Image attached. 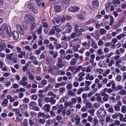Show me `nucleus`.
<instances>
[{
    "label": "nucleus",
    "mask_w": 126,
    "mask_h": 126,
    "mask_svg": "<svg viewBox=\"0 0 126 126\" xmlns=\"http://www.w3.org/2000/svg\"><path fill=\"white\" fill-rule=\"evenodd\" d=\"M0 28L5 31L9 37H10L12 36L11 31L10 28H9L10 30L9 31L8 30V26L5 23L2 24Z\"/></svg>",
    "instance_id": "nucleus-1"
},
{
    "label": "nucleus",
    "mask_w": 126,
    "mask_h": 126,
    "mask_svg": "<svg viewBox=\"0 0 126 126\" xmlns=\"http://www.w3.org/2000/svg\"><path fill=\"white\" fill-rule=\"evenodd\" d=\"M27 7L33 13L36 14L37 13V8L35 4L32 2L29 3L27 5Z\"/></svg>",
    "instance_id": "nucleus-2"
},
{
    "label": "nucleus",
    "mask_w": 126,
    "mask_h": 126,
    "mask_svg": "<svg viewBox=\"0 0 126 126\" xmlns=\"http://www.w3.org/2000/svg\"><path fill=\"white\" fill-rule=\"evenodd\" d=\"M80 8L79 7L77 6H74L73 7H71L68 9V11L69 12H75L79 10Z\"/></svg>",
    "instance_id": "nucleus-3"
},
{
    "label": "nucleus",
    "mask_w": 126,
    "mask_h": 126,
    "mask_svg": "<svg viewBox=\"0 0 126 126\" xmlns=\"http://www.w3.org/2000/svg\"><path fill=\"white\" fill-rule=\"evenodd\" d=\"M12 36L14 39L15 40H17L19 37V33L17 31H13L12 33Z\"/></svg>",
    "instance_id": "nucleus-4"
},
{
    "label": "nucleus",
    "mask_w": 126,
    "mask_h": 126,
    "mask_svg": "<svg viewBox=\"0 0 126 126\" xmlns=\"http://www.w3.org/2000/svg\"><path fill=\"white\" fill-rule=\"evenodd\" d=\"M22 25L25 30L26 31L29 29L30 23L25 20L22 22Z\"/></svg>",
    "instance_id": "nucleus-5"
},
{
    "label": "nucleus",
    "mask_w": 126,
    "mask_h": 126,
    "mask_svg": "<svg viewBox=\"0 0 126 126\" xmlns=\"http://www.w3.org/2000/svg\"><path fill=\"white\" fill-rule=\"evenodd\" d=\"M25 18L26 20L29 19L31 20V21H32L33 22H34L35 20L33 16L29 14H26L25 16Z\"/></svg>",
    "instance_id": "nucleus-6"
},
{
    "label": "nucleus",
    "mask_w": 126,
    "mask_h": 126,
    "mask_svg": "<svg viewBox=\"0 0 126 126\" xmlns=\"http://www.w3.org/2000/svg\"><path fill=\"white\" fill-rule=\"evenodd\" d=\"M62 8V6L59 5H55L54 7V11L57 13L60 12L61 11Z\"/></svg>",
    "instance_id": "nucleus-7"
},
{
    "label": "nucleus",
    "mask_w": 126,
    "mask_h": 126,
    "mask_svg": "<svg viewBox=\"0 0 126 126\" xmlns=\"http://www.w3.org/2000/svg\"><path fill=\"white\" fill-rule=\"evenodd\" d=\"M16 27L17 28V30L21 34L23 35L25 34V32L23 30H22L21 27L18 25H16Z\"/></svg>",
    "instance_id": "nucleus-8"
},
{
    "label": "nucleus",
    "mask_w": 126,
    "mask_h": 126,
    "mask_svg": "<svg viewBox=\"0 0 126 126\" xmlns=\"http://www.w3.org/2000/svg\"><path fill=\"white\" fill-rule=\"evenodd\" d=\"M98 3L97 0H93L92 3L93 6L95 8H96L99 5Z\"/></svg>",
    "instance_id": "nucleus-9"
},
{
    "label": "nucleus",
    "mask_w": 126,
    "mask_h": 126,
    "mask_svg": "<svg viewBox=\"0 0 126 126\" xmlns=\"http://www.w3.org/2000/svg\"><path fill=\"white\" fill-rule=\"evenodd\" d=\"M4 31L0 28V35L2 38H4L6 37L5 33Z\"/></svg>",
    "instance_id": "nucleus-10"
},
{
    "label": "nucleus",
    "mask_w": 126,
    "mask_h": 126,
    "mask_svg": "<svg viewBox=\"0 0 126 126\" xmlns=\"http://www.w3.org/2000/svg\"><path fill=\"white\" fill-rule=\"evenodd\" d=\"M84 16L82 13H79L77 15V18L81 20H83L84 19Z\"/></svg>",
    "instance_id": "nucleus-11"
},
{
    "label": "nucleus",
    "mask_w": 126,
    "mask_h": 126,
    "mask_svg": "<svg viewBox=\"0 0 126 126\" xmlns=\"http://www.w3.org/2000/svg\"><path fill=\"white\" fill-rule=\"evenodd\" d=\"M14 53L8 54L6 55V58L8 60H12L13 57H14Z\"/></svg>",
    "instance_id": "nucleus-12"
},
{
    "label": "nucleus",
    "mask_w": 126,
    "mask_h": 126,
    "mask_svg": "<svg viewBox=\"0 0 126 126\" xmlns=\"http://www.w3.org/2000/svg\"><path fill=\"white\" fill-rule=\"evenodd\" d=\"M75 119L76 121V125L78 126L79 125V123L80 122V117H79L78 115H76L75 117Z\"/></svg>",
    "instance_id": "nucleus-13"
},
{
    "label": "nucleus",
    "mask_w": 126,
    "mask_h": 126,
    "mask_svg": "<svg viewBox=\"0 0 126 126\" xmlns=\"http://www.w3.org/2000/svg\"><path fill=\"white\" fill-rule=\"evenodd\" d=\"M28 106L27 105L25 104H23L22 105H20L19 106L20 107H22L23 108H20L18 110L19 111L20 110H25V109L27 108V107Z\"/></svg>",
    "instance_id": "nucleus-14"
},
{
    "label": "nucleus",
    "mask_w": 126,
    "mask_h": 126,
    "mask_svg": "<svg viewBox=\"0 0 126 126\" xmlns=\"http://www.w3.org/2000/svg\"><path fill=\"white\" fill-rule=\"evenodd\" d=\"M46 63L48 64L50 66H51L53 63V61L51 59H46Z\"/></svg>",
    "instance_id": "nucleus-15"
},
{
    "label": "nucleus",
    "mask_w": 126,
    "mask_h": 126,
    "mask_svg": "<svg viewBox=\"0 0 126 126\" xmlns=\"http://www.w3.org/2000/svg\"><path fill=\"white\" fill-rule=\"evenodd\" d=\"M76 60L75 58H73L71 61L70 64L71 65H74L76 64Z\"/></svg>",
    "instance_id": "nucleus-16"
},
{
    "label": "nucleus",
    "mask_w": 126,
    "mask_h": 126,
    "mask_svg": "<svg viewBox=\"0 0 126 126\" xmlns=\"http://www.w3.org/2000/svg\"><path fill=\"white\" fill-rule=\"evenodd\" d=\"M63 5L67 7L69 4V1L68 0H63Z\"/></svg>",
    "instance_id": "nucleus-17"
},
{
    "label": "nucleus",
    "mask_w": 126,
    "mask_h": 126,
    "mask_svg": "<svg viewBox=\"0 0 126 126\" xmlns=\"http://www.w3.org/2000/svg\"><path fill=\"white\" fill-rule=\"evenodd\" d=\"M8 102V100L7 99H4L2 103V104L3 106L4 107L7 106V104H6Z\"/></svg>",
    "instance_id": "nucleus-18"
},
{
    "label": "nucleus",
    "mask_w": 126,
    "mask_h": 126,
    "mask_svg": "<svg viewBox=\"0 0 126 126\" xmlns=\"http://www.w3.org/2000/svg\"><path fill=\"white\" fill-rule=\"evenodd\" d=\"M96 99L98 102L101 103H102L103 102V101L102 100L100 96H97L96 98Z\"/></svg>",
    "instance_id": "nucleus-19"
},
{
    "label": "nucleus",
    "mask_w": 126,
    "mask_h": 126,
    "mask_svg": "<svg viewBox=\"0 0 126 126\" xmlns=\"http://www.w3.org/2000/svg\"><path fill=\"white\" fill-rule=\"evenodd\" d=\"M82 66L80 65L78 66L77 68H76L75 71L76 73L79 72L80 69L82 68Z\"/></svg>",
    "instance_id": "nucleus-20"
},
{
    "label": "nucleus",
    "mask_w": 126,
    "mask_h": 126,
    "mask_svg": "<svg viewBox=\"0 0 126 126\" xmlns=\"http://www.w3.org/2000/svg\"><path fill=\"white\" fill-rule=\"evenodd\" d=\"M103 111H104V113L103 112V113H101V114H100L98 116V118H100L102 116H104L105 115L106 113L105 110L104 109H103Z\"/></svg>",
    "instance_id": "nucleus-21"
},
{
    "label": "nucleus",
    "mask_w": 126,
    "mask_h": 126,
    "mask_svg": "<svg viewBox=\"0 0 126 126\" xmlns=\"http://www.w3.org/2000/svg\"><path fill=\"white\" fill-rule=\"evenodd\" d=\"M68 94L69 95L74 96L76 94L75 93L71 91H68Z\"/></svg>",
    "instance_id": "nucleus-22"
},
{
    "label": "nucleus",
    "mask_w": 126,
    "mask_h": 126,
    "mask_svg": "<svg viewBox=\"0 0 126 126\" xmlns=\"http://www.w3.org/2000/svg\"><path fill=\"white\" fill-rule=\"evenodd\" d=\"M88 112L90 113L91 116H93L94 115V112L95 111V110L94 109H92L88 111Z\"/></svg>",
    "instance_id": "nucleus-23"
},
{
    "label": "nucleus",
    "mask_w": 126,
    "mask_h": 126,
    "mask_svg": "<svg viewBox=\"0 0 126 126\" xmlns=\"http://www.w3.org/2000/svg\"><path fill=\"white\" fill-rule=\"evenodd\" d=\"M19 83L20 85L22 84L23 86H27V84L28 83V82L27 81H26L24 82H22L21 81H20Z\"/></svg>",
    "instance_id": "nucleus-24"
},
{
    "label": "nucleus",
    "mask_w": 126,
    "mask_h": 126,
    "mask_svg": "<svg viewBox=\"0 0 126 126\" xmlns=\"http://www.w3.org/2000/svg\"><path fill=\"white\" fill-rule=\"evenodd\" d=\"M119 94L122 95H126V91L124 89L120 91Z\"/></svg>",
    "instance_id": "nucleus-25"
},
{
    "label": "nucleus",
    "mask_w": 126,
    "mask_h": 126,
    "mask_svg": "<svg viewBox=\"0 0 126 126\" xmlns=\"http://www.w3.org/2000/svg\"><path fill=\"white\" fill-rule=\"evenodd\" d=\"M49 102L51 103V104H53L55 103L56 100L53 99V97H51L50 98Z\"/></svg>",
    "instance_id": "nucleus-26"
},
{
    "label": "nucleus",
    "mask_w": 126,
    "mask_h": 126,
    "mask_svg": "<svg viewBox=\"0 0 126 126\" xmlns=\"http://www.w3.org/2000/svg\"><path fill=\"white\" fill-rule=\"evenodd\" d=\"M55 33V32L54 30L52 29H51L48 33V34L49 35H52V34H54Z\"/></svg>",
    "instance_id": "nucleus-27"
},
{
    "label": "nucleus",
    "mask_w": 126,
    "mask_h": 126,
    "mask_svg": "<svg viewBox=\"0 0 126 126\" xmlns=\"http://www.w3.org/2000/svg\"><path fill=\"white\" fill-rule=\"evenodd\" d=\"M54 85L53 82H52L50 84H48L47 87L49 90L52 88L54 86Z\"/></svg>",
    "instance_id": "nucleus-28"
},
{
    "label": "nucleus",
    "mask_w": 126,
    "mask_h": 126,
    "mask_svg": "<svg viewBox=\"0 0 126 126\" xmlns=\"http://www.w3.org/2000/svg\"><path fill=\"white\" fill-rule=\"evenodd\" d=\"M101 95L102 96H103L104 97L107 96L108 97V98H109V96L107 95V94L104 92H102V91L101 92Z\"/></svg>",
    "instance_id": "nucleus-29"
},
{
    "label": "nucleus",
    "mask_w": 126,
    "mask_h": 126,
    "mask_svg": "<svg viewBox=\"0 0 126 126\" xmlns=\"http://www.w3.org/2000/svg\"><path fill=\"white\" fill-rule=\"evenodd\" d=\"M45 115L44 113H41V112H40L38 114V117H44L45 116Z\"/></svg>",
    "instance_id": "nucleus-30"
},
{
    "label": "nucleus",
    "mask_w": 126,
    "mask_h": 126,
    "mask_svg": "<svg viewBox=\"0 0 126 126\" xmlns=\"http://www.w3.org/2000/svg\"><path fill=\"white\" fill-rule=\"evenodd\" d=\"M126 107L125 106H123L121 108V111L122 112L125 113L126 111Z\"/></svg>",
    "instance_id": "nucleus-31"
},
{
    "label": "nucleus",
    "mask_w": 126,
    "mask_h": 126,
    "mask_svg": "<svg viewBox=\"0 0 126 126\" xmlns=\"http://www.w3.org/2000/svg\"><path fill=\"white\" fill-rule=\"evenodd\" d=\"M35 24H36L35 23H33L31 25V27L30 28V31H32L34 29L33 28L35 26Z\"/></svg>",
    "instance_id": "nucleus-32"
},
{
    "label": "nucleus",
    "mask_w": 126,
    "mask_h": 126,
    "mask_svg": "<svg viewBox=\"0 0 126 126\" xmlns=\"http://www.w3.org/2000/svg\"><path fill=\"white\" fill-rule=\"evenodd\" d=\"M36 2H37V4L38 6L41 5V3L42 1L43 0H35Z\"/></svg>",
    "instance_id": "nucleus-33"
},
{
    "label": "nucleus",
    "mask_w": 126,
    "mask_h": 126,
    "mask_svg": "<svg viewBox=\"0 0 126 126\" xmlns=\"http://www.w3.org/2000/svg\"><path fill=\"white\" fill-rule=\"evenodd\" d=\"M29 102V100L28 98H25L23 99V102L24 103L27 104Z\"/></svg>",
    "instance_id": "nucleus-34"
},
{
    "label": "nucleus",
    "mask_w": 126,
    "mask_h": 126,
    "mask_svg": "<svg viewBox=\"0 0 126 126\" xmlns=\"http://www.w3.org/2000/svg\"><path fill=\"white\" fill-rule=\"evenodd\" d=\"M106 32V31L103 29H101L100 30V32L101 34H103Z\"/></svg>",
    "instance_id": "nucleus-35"
},
{
    "label": "nucleus",
    "mask_w": 126,
    "mask_h": 126,
    "mask_svg": "<svg viewBox=\"0 0 126 126\" xmlns=\"http://www.w3.org/2000/svg\"><path fill=\"white\" fill-rule=\"evenodd\" d=\"M114 109L116 111H119L120 110V108L117 105H115L114 107Z\"/></svg>",
    "instance_id": "nucleus-36"
},
{
    "label": "nucleus",
    "mask_w": 126,
    "mask_h": 126,
    "mask_svg": "<svg viewBox=\"0 0 126 126\" xmlns=\"http://www.w3.org/2000/svg\"><path fill=\"white\" fill-rule=\"evenodd\" d=\"M91 45L93 48L94 49H96L97 47V44L95 42H94L92 43Z\"/></svg>",
    "instance_id": "nucleus-37"
},
{
    "label": "nucleus",
    "mask_w": 126,
    "mask_h": 126,
    "mask_svg": "<svg viewBox=\"0 0 126 126\" xmlns=\"http://www.w3.org/2000/svg\"><path fill=\"white\" fill-rule=\"evenodd\" d=\"M50 105L48 104H45L44 106L43 107V108H49L50 109Z\"/></svg>",
    "instance_id": "nucleus-38"
},
{
    "label": "nucleus",
    "mask_w": 126,
    "mask_h": 126,
    "mask_svg": "<svg viewBox=\"0 0 126 126\" xmlns=\"http://www.w3.org/2000/svg\"><path fill=\"white\" fill-rule=\"evenodd\" d=\"M103 44V43L102 39H100L98 41V45L100 46Z\"/></svg>",
    "instance_id": "nucleus-39"
},
{
    "label": "nucleus",
    "mask_w": 126,
    "mask_h": 126,
    "mask_svg": "<svg viewBox=\"0 0 126 126\" xmlns=\"http://www.w3.org/2000/svg\"><path fill=\"white\" fill-rule=\"evenodd\" d=\"M49 40L50 41H54L55 42L57 41V39L52 37H51L49 38Z\"/></svg>",
    "instance_id": "nucleus-40"
},
{
    "label": "nucleus",
    "mask_w": 126,
    "mask_h": 126,
    "mask_svg": "<svg viewBox=\"0 0 126 126\" xmlns=\"http://www.w3.org/2000/svg\"><path fill=\"white\" fill-rule=\"evenodd\" d=\"M100 35V33L98 31H96L95 35L94 36V37H97L99 36Z\"/></svg>",
    "instance_id": "nucleus-41"
},
{
    "label": "nucleus",
    "mask_w": 126,
    "mask_h": 126,
    "mask_svg": "<svg viewBox=\"0 0 126 126\" xmlns=\"http://www.w3.org/2000/svg\"><path fill=\"white\" fill-rule=\"evenodd\" d=\"M0 45V51L3 50L4 48L5 47V46H4L2 44Z\"/></svg>",
    "instance_id": "nucleus-42"
},
{
    "label": "nucleus",
    "mask_w": 126,
    "mask_h": 126,
    "mask_svg": "<svg viewBox=\"0 0 126 126\" xmlns=\"http://www.w3.org/2000/svg\"><path fill=\"white\" fill-rule=\"evenodd\" d=\"M125 117H123L122 118H121V121L122 122H126V114L125 115Z\"/></svg>",
    "instance_id": "nucleus-43"
},
{
    "label": "nucleus",
    "mask_w": 126,
    "mask_h": 126,
    "mask_svg": "<svg viewBox=\"0 0 126 126\" xmlns=\"http://www.w3.org/2000/svg\"><path fill=\"white\" fill-rule=\"evenodd\" d=\"M47 83V81L45 79H43L41 81V83L44 85L46 84Z\"/></svg>",
    "instance_id": "nucleus-44"
},
{
    "label": "nucleus",
    "mask_w": 126,
    "mask_h": 126,
    "mask_svg": "<svg viewBox=\"0 0 126 126\" xmlns=\"http://www.w3.org/2000/svg\"><path fill=\"white\" fill-rule=\"evenodd\" d=\"M66 98V97H63L59 101L61 103H62L64 102L65 101H66V100L65 99Z\"/></svg>",
    "instance_id": "nucleus-45"
},
{
    "label": "nucleus",
    "mask_w": 126,
    "mask_h": 126,
    "mask_svg": "<svg viewBox=\"0 0 126 126\" xmlns=\"http://www.w3.org/2000/svg\"><path fill=\"white\" fill-rule=\"evenodd\" d=\"M32 109L34 110L39 111L40 110L39 108L37 106L34 107L32 108Z\"/></svg>",
    "instance_id": "nucleus-46"
},
{
    "label": "nucleus",
    "mask_w": 126,
    "mask_h": 126,
    "mask_svg": "<svg viewBox=\"0 0 126 126\" xmlns=\"http://www.w3.org/2000/svg\"><path fill=\"white\" fill-rule=\"evenodd\" d=\"M59 106V105H57L56 106L52 107V108L53 110H55L58 109L59 108H60V107L59 106Z\"/></svg>",
    "instance_id": "nucleus-47"
},
{
    "label": "nucleus",
    "mask_w": 126,
    "mask_h": 126,
    "mask_svg": "<svg viewBox=\"0 0 126 126\" xmlns=\"http://www.w3.org/2000/svg\"><path fill=\"white\" fill-rule=\"evenodd\" d=\"M32 99L33 100H36L37 98V97L36 95L35 94L32 96Z\"/></svg>",
    "instance_id": "nucleus-48"
},
{
    "label": "nucleus",
    "mask_w": 126,
    "mask_h": 126,
    "mask_svg": "<svg viewBox=\"0 0 126 126\" xmlns=\"http://www.w3.org/2000/svg\"><path fill=\"white\" fill-rule=\"evenodd\" d=\"M42 27H39L37 31V33L39 34H40L42 32Z\"/></svg>",
    "instance_id": "nucleus-49"
},
{
    "label": "nucleus",
    "mask_w": 126,
    "mask_h": 126,
    "mask_svg": "<svg viewBox=\"0 0 126 126\" xmlns=\"http://www.w3.org/2000/svg\"><path fill=\"white\" fill-rule=\"evenodd\" d=\"M54 27L55 28V30L58 33H59L62 31L61 29H59L58 28H56V27L55 26H54Z\"/></svg>",
    "instance_id": "nucleus-50"
},
{
    "label": "nucleus",
    "mask_w": 126,
    "mask_h": 126,
    "mask_svg": "<svg viewBox=\"0 0 126 126\" xmlns=\"http://www.w3.org/2000/svg\"><path fill=\"white\" fill-rule=\"evenodd\" d=\"M123 87L120 85H119L116 87V90L118 91V90L122 89Z\"/></svg>",
    "instance_id": "nucleus-51"
},
{
    "label": "nucleus",
    "mask_w": 126,
    "mask_h": 126,
    "mask_svg": "<svg viewBox=\"0 0 126 126\" xmlns=\"http://www.w3.org/2000/svg\"><path fill=\"white\" fill-rule=\"evenodd\" d=\"M103 110L102 109H99V110H98V113L99 114V115L100 114H101V113H103V112L104 113V111H103Z\"/></svg>",
    "instance_id": "nucleus-52"
},
{
    "label": "nucleus",
    "mask_w": 126,
    "mask_h": 126,
    "mask_svg": "<svg viewBox=\"0 0 126 126\" xmlns=\"http://www.w3.org/2000/svg\"><path fill=\"white\" fill-rule=\"evenodd\" d=\"M116 79L118 81H120L122 77L120 75H118L116 77Z\"/></svg>",
    "instance_id": "nucleus-53"
},
{
    "label": "nucleus",
    "mask_w": 126,
    "mask_h": 126,
    "mask_svg": "<svg viewBox=\"0 0 126 126\" xmlns=\"http://www.w3.org/2000/svg\"><path fill=\"white\" fill-rule=\"evenodd\" d=\"M91 105L92 104L91 103H88L86 104V106L87 108H89L91 107Z\"/></svg>",
    "instance_id": "nucleus-54"
},
{
    "label": "nucleus",
    "mask_w": 126,
    "mask_h": 126,
    "mask_svg": "<svg viewBox=\"0 0 126 126\" xmlns=\"http://www.w3.org/2000/svg\"><path fill=\"white\" fill-rule=\"evenodd\" d=\"M15 57V56H14L13 58H12V60L14 63H16L17 62V59Z\"/></svg>",
    "instance_id": "nucleus-55"
},
{
    "label": "nucleus",
    "mask_w": 126,
    "mask_h": 126,
    "mask_svg": "<svg viewBox=\"0 0 126 126\" xmlns=\"http://www.w3.org/2000/svg\"><path fill=\"white\" fill-rule=\"evenodd\" d=\"M115 121V122H114L113 123H114V124L115 125V126H116V125L118 126L120 125V122L119 120H117Z\"/></svg>",
    "instance_id": "nucleus-56"
},
{
    "label": "nucleus",
    "mask_w": 126,
    "mask_h": 126,
    "mask_svg": "<svg viewBox=\"0 0 126 126\" xmlns=\"http://www.w3.org/2000/svg\"><path fill=\"white\" fill-rule=\"evenodd\" d=\"M82 97L83 99H86L87 97V94L84 93L83 94Z\"/></svg>",
    "instance_id": "nucleus-57"
},
{
    "label": "nucleus",
    "mask_w": 126,
    "mask_h": 126,
    "mask_svg": "<svg viewBox=\"0 0 126 126\" xmlns=\"http://www.w3.org/2000/svg\"><path fill=\"white\" fill-rule=\"evenodd\" d=\"M116 3L119 5L120 3V2L119 0H116L115 1L113 2V4H116Z\"/></svg>",
    "instance_id": "nucleus-58"
},
{
    "label": "nucleus",
    "mask_w": 126,
    "mask_h": 126,
    "mask_svg": "<svg viewBox=\"0 0 126 126\" xmlns=\"http://www.w3.org/2000/svg\"><path fill=\"white\" fill-rule=\"evenodd\" d=\"M85 75V74L84 72H80L78 75V76L80 77H82Z\"/></svg>",
    "instance_id": "nucleus-59"
},
{
    "label": "nucleus",
    "mask_w": 126,
    "mask_h": 126,
    "mask_svg": "<svg viewBox=\"0 0 126 126\" xmlns=\"http://www.w3.org/2000/svg\"><path fill=\"white\" fill-rule=\"evenodd\" d=\"M110 115H108L107 117L106 118V122H109L110 121Z\"/></svg>",
    "instance_id": "nucleus-60"
},
{
    "label": "nucleus",
    "mask_w": 126,
    "mask_h": 126,
    "mask_svg": "<svg viewBox=\"0 0 126 126\" xmlns=\"http://www.w3.org/2000/svg\"><path fill=\"white\" fill-rule=\"evenodd\" d=\"M52 121L51 120H48L47 122V123L49 125H51L52 123Z\"/></svg>",
    "instance_id": "nucleus-61"
},
{
    "label": "nucleus",
    "mask_w": 126,
    "mask_h": 126,
    "mask_svg": "<svg viewBox=\"0 0 126 126\" xmlns=\"http://www.w3.org/2000/svg\"><path fill=\"white\" fill-rule=\"evenodd\" d=\"M75 69L74 67L73 66H71L69 67L68 68V69L69 70H71V71L73 72Z\"/></svg>",
    "instance_id": "nucleus-62"
},
{
    "label": "nucleus",
    "mask_w": 126,
    "mask_h": 126,
    "mask_svg": "<svg viewBox=\"0 0 126 126\" xmlns=\"http://www.w3.org/2000/svg\"><path fill=\"white\" fill-rule=\"evenodd\" d=\"M121 42L120 41H119L118 43L116 45V47H117V48L121 46L122 44Z\"/></svg>",
    "instance_id": "nucleus-63"
},
{
    "label": "nucleus",
    "mask_w": 126,
    "mask_h": 126,
    "mask_svg": "<svg viewBox=\"0 0 126 126\" xmlns=\"http://www.w3.org/2000/svg\"><path fill=\"white\" fill-rule=\"evenodd\" d=\"M61 19V17H59L56 20V22L58 23H59Z\"/></svg>",
    "instance_id": "nucleus-64"
}]
</instances>
